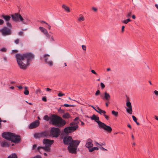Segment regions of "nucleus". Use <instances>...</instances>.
<instances>
[{"label": "nucleus", "mask_w": 158, "mask_h": 158, "mask_svg": "<svg viewBox=\"0 0 158 158\" xmlns=\"http://www.w3.org/2000/svg\"><path fill=\"white\" fill-rule=\"evenodd\" d=\"M36 147V144H34L32 147V149H34Z\"/></svg>", "instance_id": "5fc2aeb1"}, {"label": "nucleus", "mask_w": 158, "mask_h": 158, "mask_svg": "<svg viewBox=\"0 0 158 158\" xmlns=\"http://www.w3.org/2000/svg\"><path fill=\"white\" fill-rule=\"evenodd\" d=\"M92 140L91 139H88L86 141L85 146L89 150V148H91L93 146V144L92 143Z\"/></svg>", "instance_id": "a211bd4d"}, {"label": "nucleus", "mask_w": 158, "mask_h": 158, "mask_svg": "<svg viewBox=\"0 0 158 158\" xmlns=\"http://www.w3.org/2000/svg\"><path fill=\"white\" fill-rule=\"evenodd\" d=\"M155 6L158 9V5L157 4H155Z\"/></svg>", "instance_id": "774afa93"}, {"label": "nucleus", "mask_w": 158, "mask_h": 158, "mask_svg": "<svg viewBox=\"0 0 158 158\" xmlns=\"http://www.w3.org/2000/svg\"><path fill=\"white\" fill-rule=\"evenodd\" d=\"M78 118H76L74 120V122L71 123L70 124L71 127H68L65 128L64 131L66 133H69L73 132L76 130L78 127V124L79 123Z\"/></svg>", "instance_id": "39448f33"}, {"label": "nucleus", "mask_w": 158, "mask_h": 158, "mask_svg": "<svg viewBox=\"0 0 158 158\" xmlns=\"http://www.w3.org/2000/svg\"><path fill=\"white\" fill-rule=\"evenodd\" d=\"M126 105L128 108H126L127 111L130 114H132V108L131 103L129 101H128L126 103Z\"/></svg>", "instance_id": "f3484780"}, {"label": "nucleus", "mask_w": 158, "mask_h": 158, "mask_svg": "<svg viewBox=\"0 0 158 158\" xmlns=\"http://www.w3.org/2000/svg\"><path fill=\"white\" fill-rule=\"evenodd\" d=\"M92 9V10H93L95 11H96L97 10V9L94 7H93Z\"/></svg>", "instance_id": "3c124183"}, {"label": "nucleus", "mask_w": 158, "mask_h": 158, "mask_svg": "<svg viewBox=\"0 0 158 158\" xmlns=\"http://www.w3.org/2000/svg\"><path fill=\"white\" fill-rule=\"evenodd\" d=\"M45 35L48 37V38L49 39L50 38V35L48 33V32L45 33Z\"/></svg>", "instance_id": "58836bf2"}, {"label": "nucleus", "mask_w": 158, "mask_h": 158, "mask_svg": "<svg viewBox=\"0 0 158 158\" xmlns=\"http://www.w3.org/2000/svg\"><path fill=\"white\" fill-rule=\"evenodd\" d=\"M100 85H101V88H102V89H104L105 87V85L102 82H101L100 83Z\"/></svg>", "instance_id": "72a5a7b5"}, {"label": "nucleus", "mask_w": 158, "mask_h": 158, "mask_svg": "<svg viewBox=\"0 0 158 158\" xmlns=\"http://www.w3.org/2000/svg\"><path fill=\"white\" fill-rule=\"evenodd\" d=\"M91 72L93 74L96 75H98V74L96 72H95V71L94 70H91Z\"/></svg>", "instance_id": "79ce46f5"}, {"label": "nucleus", "mask_w": 158, "mask_h": 158, "mask_svg": "<svg viewBox=\"0 0 158 158\" xmlns=\"http://www.w3.org/2000/svg\"><path fill=\"white\" fill-rule=\"evenodd\" d=\"M96 111L102 115L106 113V112L105 110H102L98 106L97 107V110H96Z\"/></svg>", "instance_id": "6ab92c4d"}, {"label": "nucleus", "mask_w": 158, "mask_h": 158, "mask_svg": "<svg viewBox=\"0 0 158 158\" xmlns=\"http://www.w3.org/2000/svg\"><path fill=\"white\" fill-rule=\"evenodd\" d=\"M19 39H17L15 40V43L16 44H17L19 43Z\"/></svg>", "instance_id": "c9c22d12"}, {"label": "nucleus", "mask_w": 158, "mask_h": 158, "mask_svg": "<svg viewBox=\"0 0 158 158\" xmlns=\"http://www.w3.org/2000/svg\"><path fill=\"white\" fill-rule=\"evenodd\" d=\"M47 25H48V29H51V26H50L49 25V24H47Z\"/></svg>", "instance_id": "338daca9"}, {"label": "nucleus", "mask_w": 158, "mask_h": 158, "mask_svg": "<svg viewBox=\"0 0 158 158\" xmlns=\"http://www.w3.org/2000/svg\"><path fill=\"white\" fill-rule=\"evenodd\" d=\"M12 27L4 26L0 29V32L2 35L4 36L10 35L12 33Z\"/></svg>", "instance_id": "6e6552de"}, {"label": "nucleus", "mask_w": 158, "mask_h": 158, "mask_svg": "<svg viewBox=\"0 0 158 158\" xmlns=\"http://www.w3.org/2000/svg\"><path fill=\"white\" fill-rule=\"evenodd\" d=\"M125 28V27L124 26H122V32H123L124 31V28Z\"/></svg>", "instance_id": "864d4df0"}, {"label": "nucleus", "mask_w": 158, "mask_h": 158, "mask_svg": "<svg viewBox=\"0 0 158 158\" xmlns=\"http://www.w3.org/2000/svg\"><path fill=\"white\" fill-rule=\"evenodd\" d=\"M17 62L20 68L24 69L29 65V62L34 58V55L31 53H27L23 54H17L16 55Z\"/></svg>", "instance_id": "f257e3e1"}, {"label": "nucleus", "mask_w": 158, "mask_h": 158, "mask_svg": "<svg viewBox=\"0 0 158 158\" xmlns=\"http://www.w3.org/2000/svg\"><path fill=\"white\" fill-rule=\"evenodd\" d=\"M50 123L54 126L60 127L64 126L66 122L59 116L53 114L50 118Z\"/></svg>", "instance_id": "f03ea898"}, {"label": "nucleus", "mask_w": 158, "mask_h": 158, "mask_svg": "<svg viewBox=\"0 0 158 158\" xmlns=\"http://www.w3.org/2000/svg\"><path fill=\"white\" fill-rule=\"evenodd\" d=\"M72 143V142L69 143L68 147V149L69 152L71 153H76L77 147L79 144L80 141H75Z\"/></svg>", "instance_id": "0eeeda50"}, {"label": "nucleus", "mask_w": 158, "mask_h": 158, "mask_svg": "<svg viewBox=\"0 0 158 158\" xmlns=\"http://www.w3.org/2000/svg\"><path fill=\"white\" fill-rule=\"evenodd\" d=\"M41 23H44L46 24H48V23H47L46 22L44 21H43V20H42V21H41Z\"/></svg>", "instance_id": "6e6d98bb"}, {"label": "nucleus", "mask_w": 158, "mask_h": 158, "mask_svg": "<svg viewBox=\"0 0 158 158\" xmlns=\"http://www.w3.org/2000/svg\"><path fill=\"white\" fill-rule=\"evenodd\" d=\"M24 88L25 89V91H24V93L26 95H28L29 94V92L28 90H27V87H25Z\"/></svg>", "instance_id": "cd10ccee"}, {"label": "nucleus", "mask_w": 158, "mask_h": 158, "mask_svg": "<svg viewBox=\"0 0 158 158\" xmlns=\"http://www.w3.org/2000/svg\"><path fill=\"white\" fill-rule=\"evenodd\" d=\"M65 94H64L60 92L58 94V95L59 97H62Z\"/></svg>", "instance_id": "4c0bfd02"}, {"label": "nucleus", "mask_w": 158, "mask_h": 158, "mask_svg": "<svg viewBox=\"0 0 158 158\" xmlns=\"http://www.w3.org/2000/svg\"><path fill=\"white\" fill-rule=\"evenodd\" d=\"M78 20L80 22L82 21L85 20V19L82 15L80 14L79 15Z\"/></svg>", "instance_id": "5701e85b"}, {"label": "nucleus", "mask_w": 158, "mask_h": 158, "mask_svg": "<svg viewBox=\"0 0 158 158\" xmlns=\"http://www.w3.org/2000/svg\"><path fill=\"white\" fill-rule=\"evenodd\" d=\"M96 145L99 147H101V146H102V145H101V144L97 142H96Z\"/></svg>", "instance_id": "49530a36"}, {"label": "nucleus", "mask_w": 158, "mask_h": 158, "mask_svg": "<svg viewBox=\"0 0 158 158\" xmlns=\"http://www.w3.org/2000/svg\"><path fill=\"white\" fill-rule=\"evenodd\" d=\"M75 141H77V140H73L72 139V138L70 136H67L64 138L63 139V142L64 144L65 145H67L69 144V143H73V142Z\"/></svg>", "instance_id": "ddd939ff"}, {"label": "nucleus", "mask_w": 158, "mask_h": 158, "mask_svg": "<svg viewBox=\"0 0 158 158\" xmlns=\"http://www.w3.org/2000/svg\"><path fill=\"white\" fill-rule=\"evenodd\" d=\"M103 115L105 117V118H106V119H107V120H108L109 119V117L107 115L105 114H103Z\"/></svg>", "instance_id": "c03bdc74"}, {"label": "nucleus", "mask_w": 158, "mask_h": 158, "mask_svg": "<svg viewBox=\"0 0 158 158\" xmlns=\"http://www.w3.org/2000/svg\"><path fill=\"white\" fill-rule=\"evenodd\" d=\"M48 135V132L47 131L36 133L34 134V137L36 139L44 138Z\"/></svg>", "instance_id": "f8f14e48"}, {"label": "nucleus", "mask_w": 158, "mask_h": 158, "mask_svg": "<svg viewBox=\"0 0 158 158\" xmlns=\"http://www.w3.org/2000/svg\"><path fill=\"white\" fill-rule=\"evenodd\" d=\"M154 118L156 120L158 121V116H157L156 115L155 116Z\"/></svg>", "instance_id": "4d7b16f0"}, {"label": "nucleus", "mask_w": 158, "mask_h": 158, "mask_svg": "<svg viewBox=\"0 0 158 158\" xmlns=\"http://www.w3.org/2000/svg\"><path fill=\"white\" fill-rule=\"evenodd\" d=\"M63 106H65V107H68V106L73 107V106H74V105H69V104H64L63 105Z\"/></svg>", "instance_id": "e433bc0d"}, {"label": "nucleus", "mask_w": 158, "mask_h": 158, "mask_svg": "<svg viewBox=\"0 0 158 158\" xmlns=\"http://www.w3.org/2000/svg\"><path fill=\"white\" fill-rule=\"evenodd\" d=\"M127 126L128 127H129L130 129H131V125L129 124H128L127 125Z\"/></svg>", "instance_id": "680f3d73"}, {"label": "nucleus", "mask_w": 158, "mask_h": 158, "mask_svg": "<svg viewBox=\"0 0 158 158\" xmlns=\"http://www.w3.org/2000/svg\"><path fill=\"white\" fill-rule=\"evenodd\" d=\"M46 91L47 92H50L51 91V89L48 88H46Z\"/></svg>", "instance_id": "de8ad7c7"}, {"label": "nucleus", "mask_w": 158, "mask_h": 158, "mask_svg": "<svg viewBox=\"0 0 158 158\" xmlns=\"http://www.w3.org/2000/svg\"><path fill=\"white\" fill-rule=\"evenodd\" d=\"M60 130L58 128L52 127L50 131V135L52 137L56 138L60 135Z\"/></svg>", "instance_id": "1a4fd4ad"}, {"label": "nucleus", "mask_w": 158, "mask_h": 158, "mask_svg": "<svg viewBox=\"0 0 158 158\" xmlns=\"http://www.w3.org/2000/svg\"><path fill=\"white\" fill-rule=\"evenodd\" d=\"M42 100L44 102H46L47 101V99L46 98L43 97L42 98Z\"/></svg>", "instance_id": "8fccbe9b"}, {"label": "nucleus", "mask_w": 158, "mask_h": 158, "mask_svg": "<svg viewBox=\"0 0 158 158\" xmlns=\"http://www.w3.org/2000/svg\"><path fill=\"white\" fill-rule=\"evenodd\" d=\"M17 87L19 89H21L23 88V87L21 86H17Z\"/></svg>", "instance_id": "13d9d810"}, {"label": "nucleus", "mask_w": 158, "mask_h": 158, "mask_svg": "<svg viewBox=\"0 0 158 158\" xmlns=\"http://www.w3.org/2000/svg\"><path fill=\"white\" fill-rule=\"evenodd\" d=\"M14 52H18V51L17 50H13L12 51V53H13Z\"/></svg>", "instance_id": "052dcab7"}, {"label": "nucleus", "mask_w": 158, "mask_h": 158, "mask_svg": "<svg viewBox=\"0 0 158 158\" xmlns=\"http://www.w3.org/2000/svg\"><path fill=\"white\" fill-rule=\"evenodd\" d=\"M98 148L97 147H94L89 149V152H91L94 150H98Z\"/></svg>", "instance_id": "a878e982"}, {"label": "nucleus", "mask_w": 158, "mask_h": 158, "mask_svg": "<svg viewBox=\"0 0 158 158\" xmlns=\"http://www.w3.org/2000/svg\"><path fill=\"white\" fill-rule=\"evenodd\" d=\"M91 120H94L98 124L99 128L100 129H104L108 133H111L112 131V128L109 126L106 125L104 123L99 120V118L94 114L90 117Z\"/></svg>", "instance_id": "20e7f679"}, {"label": "nucleus", "mask_w": 158, "mask_h": 158, "mask_svg": "<svg viewBox=\"0 0 158 158\" xmlns=\"http://www.w3.org/2000/svg\"><path fill=\"white\" fill-rule=\"evenodd\" d=\"M62 8L64 9L65 11L67 12H69L70 11V9L69 7L64 4H63L62 6Z\"/></svg>", "instance_id": "412c9836"}, {"label": "nucleus", "mask_w": 158, "mask_h": 158, "mask_svg": "<svg viewBox=\"0 0 158 158\" xmlns=\"http://www.w3.org/2000/svg\"><path fill=\"white\" fill-rule=\"evenodd\" d=\"M132 118H133V120H134V121L136 123V124L138 125H140V124L138 122H137L136 118V117L135 116H134V115H132Z\"/></svg>", "instance_id": "bb28decb"}, {"label": "nucleus", "mask_w": 158, "mask_h": 158, "mask_svg": "<svg viewBox=\"0 0 158 158\" xmlns=\"http://www.w3.org/2000/svg\"><path fill=\"white\" fill-rule=\"evenodd\" d=\"M51 39L52 41H54V39L53 36H52L51 37Z\"/></svg>", "instance_id": "e2e57ef3"}, {"label": "nucleus", "mask_w": 158, "mask_h": 158, "mask_svg": "<svg viewBox=\"0 0 158 158\" xmlns=\"http://www.w3.org/2000/svg\"><path fill=\"white\" fill-rule=\"evenodd\" d=\"M40 30L44 34L46 33L47 32V30L44 28V27H39Z\"/></svg>", "instance_id": "4be33fe9"}, {"label": "nucleus", "mask_w": 158, "mask_h": 158, "mask_svg": "<svg viewBox=\"0 0 158 158\" xmlns=\"http://www.w3.org/2000/svg\"><path fill=\"white\" fill-rule=\"evenodd\" d=\"M7 158H18V157L15 153H13L9 156Z\"/></svg>", "instance_id": "b1692460"}, {"label": "nucleus", "mask_w": 158, "mask_h": 158, "mask_svg": "<svg viewBox=\"0 0 158 158\" xmlns=\"http://www.w3.org/2000/svg\"><path fill=\"white\" fill-rule=\"evenodd\" d=\"M40 124V122L38 120H36L35 121L31 123L29 126V128L30 129L35 128L38 127Z\"/></svg>", "instance_id": "dca6fc26"}, {"label": "nucleus", "mask_w": 158, "mask_h": 158, "mask_svg": "<svg viewBox=\"0 0 158 158\" xmlns=\"http://www.w3.org/2000/svg\"><path fill=\"white\" fill-rule=\"evenodd\" d=\"M131 21V20L130 19H127L122 21V22L125 24H127L129 22Z\"/></svg>", "instance_id": "c85d7f7f"}, {"label": "nucleus", "mask_w": 158, "mask_h": 158, "mask_svg": "<svg viewBox=\"0 0 158 158\" xmlns=\"http://www.w3.org/2000/svg\"><path fill=\"white\" fill-rule=\"evenodd\" d=\"M11 17L12 20L15 22H17L20 21L24 23L23 18L20 14H19L15 13L14 14L12 15H11Z\"/></svg>", "instance_id": "9b49d317"}, {"label": "nucleus", "mask_w": 158, "mask_h": 158, "mask_svg": "<svg viewBox=\"0 0 158 158\" xmlns=\"http://www.w3.org/2000/svg\"><path fill=\"white\" fill-rule=\"evenodd\" d=\"M2 136L4 138L15 143H19L21 139L20 136L10 132L3 133Z\"/></svg>", "instance_id": "7ed1b4c3"}, {"label": "nucleus", "mask_w": 158, "mask_h": 158, "mask_svg": "<svg viewBox=\"0 0 158 158\" xmlns=\"http://www.w3.org/2000/svg\"><path fill=\"white\" fill-rule=\"evenodd\" d=\"M91 106L94 110H95L96 111V110H97V107H95L94 106Z\"/></svg>", "instance_id": "09e8293b"}, {"label": "nucleus", "mask_w": 158, "mask_h": 158, "mask_svg": "<svg viewBox=\"0 0 158 158\" xmlns=\"http://www.w3.org/2000/svg\"><path fill=\"white\" fill-rule=\"evenodd\" d=\"M7 49H6L5 48H2L0 49V51H2L4 52H5L6 51Z\"/></svg>", "instance_id": "f704fd0d"}, {"label": "nucleus", "mask_w": 158, "mask_h": 158, "mask_svg": "<svg viewBox=\"0 0 158 158\" xmlns=\"http://www.w3.org/2000/svg\"><path fill=\"white\" fill-rule=\"evenodd\" d=\"M63 117L64 118H68L70 117V115L69 113H66L63 114Z\"/></svg>", "instance_id": "393cba45"}, {"label": "nucleus", "mask_w": 158, "mask_h": 158, "mask_svg": "<svg viewBox=\"0 0 158 158\" xmlns=\"http://www.w3.org/2000/svg\"><path fill=\"white\" fill-rule=\"evenodd\" d=\"M132 14V12L131 11H130L128 12L126 15V16L127 18H129L131 17V15Z\"/></svg>", "instance_id": "2f4dec72"}, {"label": "nucleus", "mask_w": 158, "mask_h": 158, "mask_svg": "<svg viewBox=\"0 0 158 158\" xmlns=\"http://www.w3.org/2000/svg\"><path fill=\"white\" fill-rule=\"evenodd\" d=\"M18 34L19 35H22L23 34V32L22 31H20L18 32Z\"/></svg>", "instance_id": "603ef678"}, {"label": "nucleus", "mask_w": 158, "mask_h": 158, "mask_svg": "<svg viewBox=\"0 0 158 158\" xmlns=\"http://www.w3.org/2000/svg\"><path fill=\"white\" fill-rule=\"evenodd\" d=\"M37 91L38 92H39L40 93H41L42 92L41 91L40 89H38L37 90Z\"/></svg>", "instance_id": "bf43d9fd"}, {"label": "nucleus", "mask_w": 158, "mask_h": 158, "mask_svg": "<svg viewBox=\"0 0 158 158\" xmlns=\"http://www.w3.org/2000/svg\"><path fill=\"white\" fill-rule=\"evenodd\" d=\"M1 145L2 147H8L9 146L10 144L8 142L6 141H5L2 142L1 143Z\"/></svg>", "instance_id": "aec40b11"}, {"label": "nucleus", "mask_w": 158, "mask_h": 158, "mask_svg": "<svg viewBox=\"0 0 158 158\" xmlns=\"http://www.w3.org/2000/svg\"><path fill=\"white\" fill-rule=\"evenodd\" d=\"M101 93L99 90H97L95 93V95L96 96H98L99 95H100Z\"/></svg>", "instance_id": "473e14b6"}, {"label": "nucleus", "mask_w": 158, "mask_h": 158, "mask_svg": "<svg viewBox=\"0 0 158 158\" xmlns=\"http://www.w3.org/2000/svg\"><path fill=\"white\" fill-rule=\"evenodd\" d=\"M100 97L103 100L108 102L110 100V97L109 93L105 92L103 94H100Z\"/></svg>", "instance_id": "4468645a"}, {"label": "nucleus", "mask_w": 158, "mask_h": 158, "mask_svg": "<svg viewBox=\"0 0 158 158\" xmlns=\"http://www.w3.org/2000/svg\"><path fill=\"white\" fill-rule=\"evenodd\" d=\"M44 120L48 121L49 120H50V118L48 116L45 115L44 117Z\"/></svg>", "instance_id": "7c9ffc66"}, {"label": "nucleus", "mask_w": 158, "mask_h": 158, "mask_svg": "<svg viewBox=\"0 0 158 158\" xmlns=\"http://www.w3.org/2000/svg\"><path fill=\"white\" fill-rule=\"evenodd\" d=\"M54 140L49 139H44L43 140V143L45 144V147H38L37 148V150L41 153V149L44 150L45 151L49 152L50 151V147L51 145L53 143Z\"/></svg>", "instance_id": "423d86ee"}, {"label": "nucleus", "mask_w": 158, "mask_h": 158, "mask_svg": "<svg viewBox=\"0 0 158 158\" xmlns=\"http://www.w3.org/2000/svg\"><path fill=\"white\" fill-rule=\"evenodd\" d=\"M111 113L115 117H117L118 116V113L117 111H115L114 110H112L111 111Z\"/></svg>", "instance_id": "c756f323"}, {"label": "nucleus", "mask_w": 158, "mask_h": 158, "mask_svg": "<svg viewBox=\"0 0 158 158\" xmlns=\"http://www.w3.org/2000/svg\"><path fill=\"white\" fill-rule=\"evenodd\" d=\"M4 23L3 20L2 19H0V25H2Z\"/></svg>", "instance_id": "ea45409f"}, {"label": "nucleus", "mask_w": 158, "mask_h": 158, "mask_svg": "<svg viewBox=\"0 0 158 158\" xmlns=\"http://www.w3.org/2000/svg\"><path fill=\"white\" fill-rule=\"evenodd\" d=\"M50 56L48 54H45L43 56H40V59L42 60L43 59L46 64L50 66H52L53 65V63L52 60L49 59Z\"/></svg>", "instance_id": "9d476101"}, {"label": "nucleus", "mask_w": 158, "mask_h": 158, "mask_svg": "<svg viewBox=\"0 0 158 158\" xmlns=\"http://www.w3.org/2000/svg\"><path fill=\"white\" fill-rule=\"evenodd\" d=\"M26 102L28 104H29V105H32V104L31 103V102H27V101H26Z\"/></svg>", "instance_id": "69168bd1"}, {"label": "nucleus", "mask_w": 158, "mask_h": 158, "mask_svg": "<svg viewBox=\"0 0 158 158\" xmlns=\"http://www.w3.org/2000/svg\"><path fill=\"white\" fill-rule=\"evenodd\" d=\"M99 148L103 151H107V150L105 148H104L103 147H102V146H101V147H99Z\"/></svg>", "instance_id": "37998d69"}, {"label": "nucleus", "mask_w": 158, "mask_h": 158, "mask_svg": "<svg viewBox=\"0 0 158 158\" xmlns=\"http://www.w3.org/2000/svg\"><path fill=\"white\" fill-rule=\"evenodd\" d=\"M1 18L4 19L6 21V24L7 26H9L10 27H12L11 24L9 22L11 17L9 15H2Z\"/></svg>", "instance_id": "2eb2a0df"}, {"label": "nucleus", "mask_w": 158, "mask_h": 158, "mask_svg": "<svg viewBox=\"0 0 158 158\" xmlns=\"http://www.w3.org/2000/svg\"><path fill=\"white\" fill-rule=\"evenodd\" d=\"M132 18L134 19H135V16L134 15H132Z\"/></svg>", "instance_id": "0e129e2a"}, {"label": "nucleus", "mask_w": 158, "mask_h": 158, "mask_svg": "<svg viewBox=\"0 0 158 158\" xmlns=\"http://www.w3.org/2000/svg\"><path fill=\"white\" fill-rule=\"evenodd\" d=\"M82 49L84 50L85 51L86 50V46L85 45H82Z\"/></svg>", "instance_id": "a19ab883"}, {"label": "nucleus", "mask_w": 158, "mask_h": 158, "mask_svg": "<svg viewBox=\"0 0 158 158\" xmlns=\"http://www.w3.org/2000/svg\"><path fill=\"white\" fill-rule=\"evenodd\" d=\"M154 93L156 96H158V91H157L155 90L154 91Z\"/></svg>", "instance_id": "a18cd8bd"}]
</instances>
